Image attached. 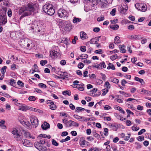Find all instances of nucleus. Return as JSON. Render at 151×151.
<instances>
[{"instance_id":"1","label":"nucleus","mask_w":151,"mask_h":151,"mask_svg":"<svg viewBox=\"0 0 151 151\" xmlns=\"http://www.w3.org/2000/svg\"><path fill=\"white\" fill-rule=\"evenodd\" d=\"M37 4L30 2L27 4L23 6L19 10V14L22 15L20 19L23 18L28 16L32 14L37 8Z\"/></svg>"},{"instance_id":"2","label":"nucleus","mask_w":151,"mask_h":151,"mask_svg":"<svg viewBox=\"0 0 151 151\" xmlns=\"http://www.w3.org/2000/svg\"><path fill=\"white\" fill-rule=\"evenodd\" d=\"M43 10L45 13L48 15H52L55 12V10L53 5L50 4H47L43 6Z\"/></svg>"},{"instance_id":"3","label":"nucleus","mask_w":151,"mask_h":151,"mask_svg":"<svg viewBox=\"0 0 151 151\" xmlns=\"http://www.w3.org/2000/svg\"><path fill=\"white\" fill-rule=\"evenodd\" d=\"M6 9L4 8L0 11V26L4 25L7 22L6 14Z\"/></svg>"},{"instance_id":"4","label":"nucleus","mask_w":151,"mask_h":151,"mask_svg":"<svg viewBox=\"0 0 151 151\" xmlns=\"http://www.w3.org/2000/svg\"><path fill=\"white\" fill-rule=\"evenodd\" d=\"M14 135V138L17 141H21L23 138L22 133L19 132L16 128H13L12 132Z\"/></svg>"},{"instance_id":"5","label":"nucleus","mask_w":151,"mask_h":151,"mask_svg":"<svg viewBox=\"0 0 151 151\" xmlns=\"http://www.w3.org/2000/svg\"><path fill=\"white\" fill-rule=\"evenodd\" d=\"M58 15L61 18L67 17L69 15L68 12L63 9H60L58 11Z\"/></svg>"},{"instance_id":"6","label":"nucleus","mask_w":151,"mask_h":151,"mask_svg":"<svg viewBox=\"0 0 151 151\" xmlns=\"http://www.w3.org/2000/svg\"><path fill=\"white\" fill-rule=\"evenodd\" d=\"M30 119L32 124L36 127H37L38 124V120L37 118L34 116L32 115L30 116Z\"/></svg>"},{"instance_id":"7","label":"nucleus","mask_w":151,"mask_h":151,"mask_svg":"<svg viewBox=\"0 0 151 151\" xmlns=\"http://www.w3.org/2000/svg\"><path fill=\"white\" fill-rule=\"evenodd\" d=\"M66 126L68 127H78L79 126V124L77 122H76L74 121L70 120L68 121Z\"/></svg>"},{"instance_id":"8","label":"nucleus","mask_w":151,"mask_h":151,"mask_svg":"<svg viewBox=\"0 0 151 151\" xmlns=\"http://www.w3.org/2000/svg\"><path fill=\"white\" fill-rule=\"evenodd\" d=\"M73 27L71 23L68 21L65 23L64 29L65 31L69 32L72 28Z\"/></svg>"},{"instance_id":"9","label":"nucleus","mask_w":151,"mask_h":151,"mask_svg":"<svg viewBox=\"0 0 151 151\" xmlns=\"http://www.w3.org/2000/svg\"><path fill=\"white\" fill-rule=\"evenodd\" d=\"M127 37L129 39L132 40H139L142 39L141 36L138 35H129L127 36Z\"/></svg>"},{"instance_id":"10","label":"nucleus","mask_w":151,"mask_h":151,"mask_svg":"<svg viewBox=\"0 0 151 151\" xmlns=\"http://www.w3.org/2000/svg\"><path fill=\"white\" fill-rule=\"evenodd\" d=\"M22 143L23 145L26 146L30 147L32 144L31 142H30L29 140L27 139H23L22 140Z\"/></svg>"},{"instance_id":"11","label":"nucleus","mask_w":151,"mask_h":151,"mask_svg":"<svg viewBox=\"0 0 151 151\" xmlns=\"http://www.w3.org/2000/svg\"><path fill=\"white\" fill-rule=\"evenodd\" d=\"M73 117L75 119H78L80 121H82L83 120L84 121L86 120V118L83 116H80L77 114H74Z\"/></svg>"},{"instance_id":"12","label":"nucleus","mask_w":151,"mask_h":151,"mask_svg":"<svg viewBox=\"0 0 151 151\" xmlns=\"http://www.w3.org/2000/svg\"><path fill=\"white\" fill-rule=\"evenodd\" d=\"M42 129L43 130H46L50 128V125L49 124L46 122H45L44 123L41 125Z\"/></svg>"},{"instance_id":"13","label":"nucleus","mask_w":151,"mask_h":151,"mask_svg":"<svg viewBox=\"0 0 151 151\" xmlns=\"http://www.w3.org/2000/svg\"><path fill=\"white\" fill-rule=\"evenodd\" d=\"M128 9L127 6L125 5V7L124 8L122 6L119 8V10L122 13H124Z\"/></svg>"},{"instance_id":"14","label":"nucleus","mask_w":151,"mask_h":151,"mask_svg":"<svg viewBox=\"0 0 151 151\" xmlns=\"http://www.w3.org/2000/svg\"><path fill=\"white\" fill-rule=\"evenodd\" d=\"M88 142L85 140V139L83 138H81L79 141V144L81 146L83 147V146L85 145L86 143Z\"/></svg>"},{"instance_id":"15","label":"nucleus","mask_w":151,"mask_h":151,"mask_svg":"<svg viewBox=\"0 0 151 151\" xmlns=\"http://www.w3.org/2000/svg\"><path fill=\"white\" fill-rule=\"evenodd\" d=\"M50 55L53 59H55L57 57V54L58 53L55 50H52L50 51Z\"/></svg>"},{"instance_id":"16","label":"nucleus","mask_w":151,"mask_h":151,"mask_svg":"<svg viewBox=\"0 0 151 151\" xmlns=\"http://www.w3.org/2000/svg\"><path fill=\"white\" fill-rule=\"evenodd\" d=\"M19 43L21 45L25 46L27 44V40L26 39H21L19 42Z\"/></svg>"},{"instance_id":"17","label":"nucleus","mask_w":151,"mask_h":151,"mask_svg":"<svg viewBox=\"0 0 151 151\" xmlns=\"http://www.w3.org/2000/svg\"><path fill=\"white\" fill-rule=\"evenodd\" d=\"M99 40V38L96 37L95 38L91 39L90 41V42L91 44H96Z\"/></svg>"},{"instance_id":"18","label":"nucleus","mask_w":151,"mask_h":151,"mask_svg":"<svg viewBox=\"0 0 151 151\" xmlns=\"http://www.w3.org/2000/svg\"><path fill=\"white\" fill-rule=\"evenodd\" d=\"M97 91V88H94L91 91L89 92V94L90 96H95V93Z\"/></svg>"},{"instance_id":"19","label":"nucleus","mask_w":151,"mask_h":151,"mask_svg":"<svg viewBox=\"0 0 151 151\" xmlns=\"http://www.w3.org/2000/svg\"><path fill=\"white\" fill-rule=\"evenodd\" d=\"M84 85L83 83H82L81 84H77L76 86V87L80 91H83L84 89Z\"/></svg>"},{"instance_id":"20","label":"nucleus","mask_w":151,"mask_h":151,"mask_svg":"<svg viewBox=\"0 0 151 151\" xmlns=\"http://www.w3.org/2000/svg\"><path fill=\"white\" fill-rule=\"evenodd\" d=\"M80 37L82 40H84L88 38L86 34L83 32H80Z\"/></svg>"},{"instance_id":"21","label":"nucleus","mask_w":151,"mask_h":151,"mask_svg":"<svg viewBox=\"0 0 151 151\" xmlns=\"http://www.w3.org/2000/svg\"><path fill=\"white\" fill-rule=\"evenodd\" d=\"M119 47L120 50H121V52L123 53H124L126 52V50L125 49V47L124 45H119Z\"/></svg>"},{"instance_id":"22","label":"nucleus","mask_w":151,"mask_h":151,"mask_svg":"<svg viewBox=\"0 0 151 151\" xmlns=\"http://www.w3.org/2000/svg\"><path fill=\"white\" fill-rule=\"evenodd\" d=\"M85 109L80 107H77L75 110V112L79 113L85 110Z\"/></svg>"},{"instance_id":"23","label":"nucleus","mask_w":151,"mask_h":151,"mask_svg":"<svg viewBox=\"0 0 151 151\" xmlns=\"http://www.w3.org/2000/svg\"><path fill=\"white\" fill-rule=\"evenodd\" d=\"M81 21V19L80 18L74 17L73 20V22L74 24H77V23L80 22Z\"/></svg>"},{"instance_id":"24","label":"nucleus","mask_w":151,"mask_h":151,"mask_svg":"<svg viewBox=\"0 0 151 151\" xmlns=\"http://www.w3.org/2000/svg\"><path fill=\"white\" fill-rule=\"evenodd\" d=\"M5 123V122L4 120H1L0 122V127L3 129H4L6 128V126L4 125Z\"/></svg>"},{"instance_id":"25","label":"nucleus","mask_w":151,"mask_h":151,"mask_svg":"<svg viewBox=\"0 0 151 151\" xmlns=\"http://www.w3.org/2000/svg\"><path fill=\"white\" fill-rule=\"evenodd\" d=\"M97 3L102 5H104L106 4V0H97Z\"/></svg>"},{"instance_id":"26","label":"nucleus","mask_w":151,"mask_h":151,"mask_svg":"<svg viewBox=\"0 0 151 151\" xmlns=\"http://www.w3.org/2000/svg\"><path fill=\"white\" fill-rule=\"evenodd\" d=\"M115 109L116 110H119L121 113H122L123 114H124L125 113L124 111L120 106H116L114 107Z\"/></svg>"},{"instance_id":"27","label":"nucleus","mask_w":151,"mask_h":151,"mask_svg":"<svg viewBox=\"0 0 151 151\" xmlns=\"http://www.w3.org/2000/svg\"><path fill=\"white\" fill-rule=\"evenodd\" d=\"M40 151H47V148L44 146H43L42 145H41L38 149Z\"/></svg>"},{"instance_id":"28","label":"nucleus","mask_w":151,"mask_h":151,"mask_svg":"<svg viewBox=\"0 0 151 151\" xmlns=\"http://www.w3.org/2000/svg\"><path fill=\"white\" fill-rule=\"evenodd\" d=\"M47 83L52 87H55L56 86V83L52 81H49L47 82Z\"/></svg>"},{"instance_id":"29","label":"nucleus","mask_w":151,"mask_h":151,"mask_svg":"<svg viewBox=\"0 0 151 151\" xmlns=\"http://www.w3.org/2000/svg\"><path fill=\"white\" fill-rule=\"evenodd\" d=\"M109 126L110 128L114 129V128L117 129L118 127V125L114 123L113 124H109Z\"/></svg>"},{"instance_id":"30","label":"nucleus","mask_w":151,"mask_h":151,"mask_svg":"<svg viewBox=\"0 0 151 151\" xmlns=\"http://www.w3.org/2000/svg\"><path fill=\"white\" fill-rule=\"evenodd\" d=\"M39 137H42L43 138H47L49 139L51 138V136L50 135H47L46 134H40Z\"/></svg>"},{"instance_id":"31","label":"nucleus","mask_w":151,"mask_h":151,"mask_svg":"<svg viewBox=\"0 0 151 151\" xmlns=\"http://www.w3.org/2000/svg\"><path fill=\"white\" fill-rule=\"evenodd\" d=\"M99 68H102L103 67L105 68L106 67V65L104 62H102L99 64Z\"/></svg>"},{"instance_id":"32","label":"nucleus","mask_w":151,"mask_h":151,"mask_svg":"<svg viewBox=\"0 0 151 151\" xmlns=\"http://www.w3.org/2000/svg\"><path fill=\"white\" fill-rule=\"evenodd\" d=\"M10 84L13 86H14L16 85V82L13 79L11 78L10 79V82H9Z\"/></svg>"},{"instance_id":"33","label":"nucleus","mask_w":151,"mask_h":151,"mask_svg":"<svg viewBox=\"0 0 151 151\" xmlns=\"http://www.w3.org/2000/svg\"><path fill=\"white\" fill-rule=\"evenodd\" d=\"M141 9V10L142 12H145L147 9V6L145 4H142Z\"/></svg>"},{"instance_id":"34","label":"nucleus","mask_w":151,"mask_h":151,"mask_svg":"<svg viewBox=\"0 0 151 151\" xmlns=\"http://www.w3.org/2000/svg\"><path fill=\"white\" fill-rule=\"evenodd\" d=\"M114 43L116 44H118L120 43V40H119V37L116 36L114 39Z\"/></svg>"},{"instance_id":"35","label":"nucleus","mask_w":151,"mask_h":151,"mask_svg":"<svg viewBox=\"0 0 151 151\" xmlns=\"http://www.w3.org/2000/svg\"><path fill=\"white\" fill-rule=\"evenodd\" d=\"M108 65L109 66H108L107 67V69H111L112 70H114L115 69L114 66L112 64L110 63Z\"/></svg>"},{"instance_id":"36","label":"nucleus","mask_w":151,"mask_h":151,"mask_svg":"<svg viewBox=\"0 0 151 151\" xmlns=\"http://www.w3.org/2000/svg\"><path fill=\"white\" fill-rule=\"evenodd\" d=\"M69 41V39L65 38H63L61 41V42L64 43L66 45L67 44Z\"/></svg>"},{"instance_id":"37","label":"nucleus","mask_w":151,"mask_h":151,"mask_svg":"<svg viewBox=\"0 0 151 151\" xmlns=\"http://www.w3.org/2000/svg\"><path fill=\"white\" fill-rule=\"evenodd\" d=\"M28 109L27 107L26 106H22L19 107V109L23 111H26Z\"/></svg>"},{"instance_id":"38","label":"nucleus","mask_w":151,"mask_h":151,"mask_svg":"<svg viewBox=\"0 0 151 151\" xmlns=\"http://www.w3.org/2000/svg\"><path fill=\"white\" fill-rule=\"evenodd\" d=\"M6 68L7 67L6 66H4L2 68L1 70V72L2 75H4V73L6 71Z\"/></svg>"},{"instance_id":"39","label":"nucleus","mask_w":151,"mask_h":151,"mask_svg":"<svg viewBox=\"0 0 151 151\" xmlns=\"http://www.w3.org/2000/svg\"><path fill=\"white\" fill-rule=\"evenodd\" d=\"M110 28L114 30H117L119 28V26L118 24H115L113 26H110Z\"/></svg>"},{"instance_id":"40","label":"nucleus","mask_w":151,"mask_h":151,"mask_svg":"<svg viewBox=\"0 0 151 151\" xmlns=\"http://www.w3.org/2000/svg\"><path fill=\"white\" fill-rule=\"evenodd\" d=\"M134 79L136 81L139 82L141 83H144V81L143 79L141 78H139L137 77H135Z\"/></svg>"},{"instance_id":"41","label":"nucleus","mask_w":151,"mask_h":151,"mask_svg":"<svg viewBox=\"0 0 151 151\" xmlns=\"http://www.w3.org/2000/svg\"><path fill=\"white\" fill-rule=\"evenodd\" d=\"M142 4L137 3L135 4V7L138 9L141 10Z\"/></svg>"},{"instance_id":"42","label":"nucleus","mask_w":151,"mask_h":151,"mask_svg":"<svg viewBox=\"0 0 151 151\" xmlns=\"http://www.w3.org/2000/svg\"><path fill=\"white\" fill-rule=\"evenodd\" d=\"M63 94L64 95H67L68 96H70L71 94V92L69 91H65L63 92Z\"/></svg>"},{"instance_id":"43","label":"nucleus","mask_w":151,"mask_h":151,"mask_svg":"<svg viewBox=\"0 0 151 151\" xmlns=\"http://www.w3.org/2000/svg\"><path fill=\"white\" fill-rule=\"evenodd\" d=\"M103 93L102 95L103 96H105L106 95V93L108 92V90L107 88H105L103 89L102 90Z\"/></svg>"},{"instance_id":"44","label":"nucleus","mask_w":151,"mask_h":151,"mask_svg":"<svg viewBox=\"0 0 151 151\" xmlns=\"http://www.w3.org/2000/svg\"><path fill=\"white\" fill-rule=\"evenodd\" d=\"M34 145L35 147L38 149V148H39L40 147L41 145L40 143L38 142H35Z\"/></svg>"},{"instance_id":"45","label":"nucleus","mask_w":151,"mask_h":151,"mask_svg":"<svg viewBox=\"0 0 151 151\" xmlns=\"http://www.w3.org/2000/svg\"><path fill=\"white\" fill-rule=\"evenodd\" d=\"M50 108L52 110H55L56 108V105L54 104V103L53 102V104H51V105H50Z\"/></svg>"},{"instance_id":"46","label":"nucleus","mask_w":151,"mask_h":151,"mask_svg":"<svg viewBox=\"0 0 151 151\" xmlns=\"http://www.w3.org/2000/svg\"><path fill=\"white\" fill-rule=\"evenodd\" d=\"M59 70V68L56 67H54L52 68L51 70L52 72H55V73H57V72H58V70Z\"/></svg>"},{"instance_id":"47","label":"nucleus","mask_w":151,"mask_h":151,"mask_svg":"<svg viewBox=\"0 0 151 151\" xmlns=\"http://www.w3.org/2000/svg\"><path fill=\"white\" fill-rule=\"evenodd\" d=\"M52 144L54 146H58V145L59 144L57 143L56 141L54 139H52Z\"/></svg>"},{"instance_id":"48","label":"nucleus","mask_w":151,"mask_h":151,"mask_svg":"<svg viewBox=\"0 0 151 151\" xmlns=\"http://www.w3.org/2000/svg\"><path fill=\"white\" fill-rule=\"evenodd\" d=\"M91 2H90L91 3V5L92 6H94L95 5H96L97 4V2L96 1L92 0L91 1Z\"/></svg>"},{"instance_id":"49","label":"nucleus","mask_w":151,"mask_h":151,"mask_svg":"<svg viewBox=\"0 0 151 151\" xmlns=\"http://www.w3.org/2000/svg\"><path fill=\"white\" fill-rule=\"evenodd\" d=\"M38 86L42 88H46L47 87L43 83H39L38 84Z\"/></svg>"},{"instance_id":"50","label":"nucleus","mask_w":151,"mask_h":151,"mask_svg":"<svg viewBox=\"0 0 151 151\" xmlns=\"http://www.w3.org/2000/svg\"><path fill=\"white\" fill-rule=\"evenodd\" d=\"M116 11V8H114L112 9L111 11L110 12V14L114 16L115 14V13Z\"/></svg>"},{"instance_id":"51","label":"nucleus","mask_w":151,"mask_h":151,"mask_svg":"<svg viewBox=\"0 0 151 151\" xmlns=\"http://www.w3.org/2000/svg\"><path fill=\"white\" fill-rule=\"evenodd\" d=\"M105 86L106 87V88H107V89L108 88H111L110 85L108 81H106L105 83Z\"/></svg>"},{"instance_id":"52","label":"nucleus","mask_w":151,"mask_h":151,"mask_svg":"<svg viewBox=\"0 0 151 151\" xmlns=\"http://www.w3.org/2000/svg\"><path fill=\"white\" fill-rule=\"evenodd\" d=\"M0 95L6 97H10L11 96L7 93H3L2 92H0Z\"/></svg>"},{"instance_id":"53","label":"nucleus","mask_w":151,"mask_h":151,"mask_svg":"<svg viewBox=\"0 0 151 151\" xmlns=\"http://www.w3.org/2000/svg\"><path fill=\"white\" fill-rule=\"evenodd\" d=\"M111 81L115 83H119V80L116 78L111 79Z\"/></svg>"},{"instance_id":"54","label":"nucleus","mask_w":151,"mask_h":151,"mask_svg":"<svg viewBox=\"0 0 151 151\" xmlns=\"http://www.w3.org/2000/svg\"><path fill=\"white\" fill-rule=\"evenodd\" d=\"M80 50L82 52H85L86 51V47L85 46H83L80 47Z\"/></svg>"},{"instance_id":"55","label":"nucleus","mask_w":151,"mask_h":151,"mask_svg":"<svg viewBox=\"0 0 151 151\" xmlns=\"http://www.w3.org/2000/svg\"><path fill=\"white\" fill-rule=\"evenodd\" d=\"M47 63V61L46 60H42L40 61V64L42 66H44Z\"/></svg>"},{"instance_id":"56","label":"nucleus","mask_w":151,"mask_h":151,"mask_svg":"<svg viewBox=\"0 0 151 151\" xmlns=\"http://www.w3.org/2000/svg\"><path fill=\"white\" fill-rule=\"evenodd\" d=\"M17 84L21 87H23L24 86V83L20 80H19L18 81Z\"/></svg>"},{"instance_id":"57","label":"nucleus","mask_w":151,"mask_h":151,"mask_svg":"<svg viewBox=\"0 0 151 151\" xmlns=\"http://www.w3.org/2000/svg\"><path fill=\"white\" fill-rule=\"evenodd\" d=\"M132 130L134 131H136L139 130V128L137 127H135L134 126H132Z\"/></svg>"},{"instance_id":"58","label":"nucleus","mask_w":151,"mask_h":151,"mask_svg":"<svg viewBox=\"0 0 151 151\" xmlns=\"http://www.w3.org/2000/svg\"><path fill=\"white\" fill-rule=\"evenodd\" d=\"M28 99L30 101H35L36 100V98L35 96H31L29 97Z\"/></svg>"},{"instance_id":"59","label":"nucleus","mask_w":151,"mask_h":151,"mask_svg":"<svg viewBox=\"0 0 151 151\" xmlns=\"http://www.w3.org/2000/svg\"><path fill=\"white\" fill-rule=\"evenodd\" d=\"M84 66L83 64L82 63H80L78 65V67L79 69L83 68Z\"/></svg>"},{"instance_id":"60","label":"nucleus","mask_w":151,"mask_h":151,"mask_svg":"<svg viewBox=\"0 0 151 151\" xmlns=\"http://www.w3.org/2000/svg\"><path fill=\"white\" fill-rule=\"evenodd\" d=\"M104 16H100L97 19V20L98 22H100L104 20Z\"/></svg>"},{"instance_id":"61","label":"nucleus","mask_w":151,"mask_h":151,"mask_svg":"<svg viewBox=\"0 0 151 151\" xmlns=\"http://www.w3.org/2000/svg\"><path fill=\"white\" fill-rule=\"evenodd\" d=\"M145 129H142L140 131L138 132V135H141L143 133L145 132Z\"/></svg>"},{"instance_id":"62","label":"nucleus","mask_w":151,"mask_h":151,"mask_svg":"<svg viewBox=\"0 0 151 151\" xmlns=\"http://www.w3.org/2000/svg\"><path fill=\"white\" fill-rule=\"evenodd\" d=\"M108 129L107 128H105L104 129V134L106 136H107L108 134Z\"/></svg>"},{"instance_id":"63","label":"nucleus","mask_w":151,"mask_h":151,"mask_svg":"<svg viewBox=\"0 0 151 151\" xmlns=\"http://www.w3.org/2000/svg\"><path fill=\"white\" fill-rule=\"evenodd\" d=\"M126 125L127 126H130L131 124V122L130 120H127L126 121Z\"/></svg>"},{"instance_id":"64","label":"nucleus","mask_w":151,"mask_h":151,"mask_svg":"<svg viewBox=\"0 0 151 151\" xmlns=\"http://www.w3.org/2000/svg\"><path fill=\"white\" fill-rule=\"evenodd\" d=\"M137 140L139 141H142L144 140V137L140 136L138 137Z\"/></svg>"}]
</instances>
